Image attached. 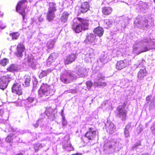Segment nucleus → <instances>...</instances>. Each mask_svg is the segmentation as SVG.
I'll use <instances>...</instances> for the list:
<instances>
[{
    "mask_svg": "<svg viewBox=\"0 0 155 155\" xmlns=\"http://www.w3.org/2000/svg\"><path fill=\"white\" fill-rule=\"evenodd\" d=\"M149 38H143L136 41L133 46V52L137 55L148 51L153 47V41Z\"/></svg>",
    "mask_w": 155,
    "mask_h": 155,
    "instance_id": "1",
    "label": "nucleus"
},
{
    "mask_svg": "<svg viewBox=\"0 0 155 155\" xmlns=\"http://www.w3.org/2000/svg\"><path fill=\"white\" fill-rule=\"evenodd\" d=\"M55 90L53 86H50L47 84H43L38 91V94L40 97L43 96L52 95L55 92Z\"/></svg>",
    "mask_w": 155,
    "mask_h": 155,
    "instance_id": "2",
    "label": "nucleus"
},
{
    "mask_svg": "<svg viewBox=\"0 0 155 155\" xmlns=\"http://www.w3.org/2000/svg\"><path fill=\"white\" fill-rule=\"evenodd\" d=\"M76 73L73 71H65L60 76L61 81L64 83H70L73 79L76 78Z\"/></svg>",
    "mask_w": 155,
    "mask_h": 155,
    "instance_id": "3",
    "label": "nucleus"
},
{
    "mask_svg": "<svg viewBox=\"0 0 155 155\" xmlns=\"http://www.w3.org/2000/svg\"><path fill=\"white\" fill-rule=\"evenodd\" d=\"M18 101L15 102L16 106L19 107L22 106V103L25 104L26 107H31L36 105L37 101L35 100L34 98L29 97L25 100L21 101V100L18 99Z\"/></svg>",
    "mask_w": 155,
    "mask_h": 155,
    "instance_id": "4",
    "label": "nucleus"
},
{
    "mask_svg": "<svg viewBox=\"0 0 155 155\" xmlns=\"http://www.w3.org/2000/svg\"><path fill=\"white\" fill-rule=\"evenodd\" d=\"M27 4V2L26 0H22L20 1L18 3L16 7V11L22 16L23 19L26 14L25 9Z\"/></svg>",
    "mask_w": 155,
    "mask_h": 155,
    "instance_id": "5",
    "label": "nucleus"
},
{
    "mask_svg": "<svg viewBox=\"0 0 155 155\" xmlns=\"http://www.w3.org/2000/svg\"><path fill=\"white\" fill-rule=\"evenodd\" d=\"M56 4L51 2L49 4V8L47 14V17L49 21L52 20L55 17V12L56 11Z\"/></svg>",
    "mask_w": 155,
    "mask_h": 155,
    "instance_id": "6",
    "label": "nucleus"
},
{
    "mask_svg": "<svg viewBox=\"0 0 155 155\" xmlns=\"http://www.w3.org/2000/svg\"><path fill=\"white\" fill-rule=\"evenodd\" d=\"M97 76L94 79V83L93 84L95 87L105 86L106 85V83L102 81L104 80V77L101 73L96 74Z\"/></svg>",
    "mask_w": 155,
    "mask_h": 155,
    "instance_id": "7",
    "label": "nucleus"
},
{
    "mask_svg": "<svg viewBox=\"0 0 155 155\" xmlns=\"http://www.w3.org/2000/svg\"><path fill=\"white\" fill-rule=\"evenodd\" d=\"M131 61L129 58H126L124 60L118 61L116 64V68L117 69L121 70L130 64Z\"/></svg>",
    "mask_w": 155,
    "mask_h": 155,
    "instance_id": "8",
    "label": "nucleus"
},
{
    "mask_svg": "<svg viewBox=\"0 0 155 155\" xmlns=\"http://www.w3.org/2000/svg\"><path fill=\"white\" fill-rule=\"evenodd\" d=\"M148 22L147 19H145L143 21H141L137 19L134 21V24H136V26L138 28L146 29L147 28H150V25L148 24Z\"/></svg>",
    "mask_w": 155,
    "mask_h": 155,
    "instance_id": "9",
    "label": "nucleus"
},
{
    "mask_svg": "<svg viewBox=\"0 0 155 155\" xmlns=\"http://www.w3.org/2000/svg\"><path fill=\"white\" fill-rule=\"evenodd\" d=\"M73 22V24L72 25L73 30L76 33H79L81 32L83 28L82 25L78 22V19H74Z\"/></svg>",
    "mask_w": 155,
    "mask_h": 155,
    "instance_id": "10",
    "label": "nucleus"
},
{
    "mask_svg": "<svg viewBox=\"0 0 155 155\" xmlns=\"http://www.w3.org/2000/svg\"><path fill=\"white\" fill-rule=\"evenodd\" d=\"M10 78L8 77L2 76L0 78V88L4 90L7 86Z\"/></svg>",
    "mask_w": 155,
    "mask_h": 155,
    "instance_id": "11",
    "label": "nucleus"
},
{
    "mask_svg": "<svg viewBox=\"0 0 155 155\" xmlns=\"http://www.w3.org/2000/svg\"><path fill=\"white\" fill-rule=\"evenodd\" d=\"M97 39L94 34H90L87 36L85 41L87 44L94 45L97 44Z\"/></svg>",
    "mask_w": 155,
    "mask_h": 155,
    "instance_id": "12",
    "label": "nucleus"
},
{
    "mask_svg": "<svg viewBox=\"0 0 155 155\" xmlns=\"http://www.w3.org/2000/svg\"><path fill=\"white\" fill-rule=\"evenodd\" d=\"M105 125L107 131L109 134H112L115 131V126L110 121L107 120L106 123H105Z\"/></svg>",
    "mask_w": 155,
    "mask_h": 155,
    "instance_id": "13",
    "label": "nucleus"
},
{
    "mask_svg": "<svg viewBox=\"0 0 155 155\" xmlns=\"http://www.w3.org/2000/svg\"><path fill=\"white\" fill-rule=\"evenodd\" d=\"M25 49V46L22 43H19L17 46V51L15 53L16 56L18 57H22L23 52Z\"/></svg>",
    "mask_w": 155,
    "mask_h": 155,
    "instance_id": "14",
    "label": "nucleus"
},
{
    "mask_svg": "<svg viewBox=\"0 0 155 155\" xmlns=\"http://www.w3.org/2000/svg\"><path fill=\"white\" fill-rule=\"evenodd\" d=\"M12 91L13 93H15L18 95H21L22 93L20 85L17 83H15L13 85Z\"/></svg>",
    "mask_w": 155,
    "mask_h": 155,
    "instance_id": "15",
    "label": "nucleus"
},
{
    "mask_svg": "<svg viewBox=\"0 0 155 155\" xmlns=\"http://www.w3.org/2000/svg\"><path fill=\"white\" fill-rule=\"evenodd\" d=\"M96 131L93 128H89L88 130L85 134V137L89 140H92L95 137Z\"/></svg>",
    "mask_w": 155,
    "mask_h": 155,
    "instance_id": "16",
    "label": "nucleus"
},
{
    "mask_svg": "<svg viewBox=\"0 0 155 155\" xmlns=\"http://www.w3.org/2000/svg\"><path fill=\"white\" fill-rule=\"evenodd\" d=\"M28 62L29 66L33 69H35L39 66V64L37 63V60L33 57L28 58Z\"/></svg>",
    "mask_w": 155,
    "mask_h": 155,
    "instance_id": "17",
    "label": "nucleus"
},
{
    "mask_svg": "<svg viewBox=\"0 0 155 155\" xmlns=\"http://www.w3.org/2000/svg\"><path fill=\"white\" fill-rule=\"evenodd\" d=\"M122 145L121 143L117 141L115 143H112V144L109 146V148L112 152H114L116 151H119L121 149Z\"/></svg>",
    "mask_w": 155,
    "mask_h": 155,
    "instance_id": "18",
    "label": "nucleus"
},
{
    "mask_svg": "<svg viewBox=\"0 0 155 155\" xmlns=\"http://www.w3.org/2000/svg\"><path fill=\"white\" fill-rule=\"evenodd\" d=\"M147 74V72L145 68L143 67L142 69H140L137 74L138 81L143 79Z\"/></svg>",
    "mask_w": 155,
    "mask_h": 155,
    "instance_id": "19",
    "label": "nucleus"
},
{
    "mask_svg": "<svg viewBox=\"0 0 155 155\" xmlns=\"http://www.w3.org/2000/svg\"><path fill=\"white\" fill-rule=\"evenodd\" d=\"M77 53L75 52V53L71 54L67 56L65 63L66 64L71 63L74 61L77 56Z\"/></svg>",
    "mask_w": 155,
    "mask_h": 155,
    "instance_id": "20",
    "label": "nucleus"
},
{
    "mask_svg": "<svg viewBox=\"0 0 155 155\" xmlns=\"http://www.w3.org/2000/svg\"><path fill=\"white\" fill-rule=\"evenodd\" d=\"M94 54L93 49L91 48L89 50V52L85 55V58L88 61L91 62L94 59Z\"/></svg>",
    "mask_w": 155,
    "mask_h": 155,
    "instance_id": "21",
    "label": "nucleus"
},
{
    "mask_svg": "<svg viewBox=\"0 0 155 155\" xmlns=\"http://www.w3.org/2000/svg\"><path fill=\"white\" fill-rule=\"evenodd\" d=\"M117 110L119 112V116L121 118L122 120H125L127 116L126 111L120 107H119L117 108Z\"/></svg>",
    "mask_w": 155,
    "mask_h": 155,
    "instance_id": "22",
    "label": "nucleus"
},
{
    "mask_svg": "<svg viewBox=\"0 0 155 155\" xmlns=\"http://www.w3.org/2000/svg\"><path fill=\"white\" fill-rule=\"evenodd\" d=\"M75 19H77L78 22L83 25V27L84 30L87 29V26L89 25V20L86 19H83L82 18L77 17Z\"/></svg>",
    "mask_w": 155,
    "mask_h": 155,
    "instance_id": "23",
    "label": "nucleus"
},
{
    "mask_svg": "<svg viewBox=\"0 0 155 155\" xmlns=\"http://www.w3.org/2000/svg\"><path fill=\"white\" fill-rule=\"evenodd\" d=\"M30 81V77L29 75H25L22 80L21 82L24 87H28L29 85Z\"/></svg>",
    "mask_w": 155,
    "mask_h": 155,
    "instance_id": "24",
    "label": "nucleus"
},
{
    "mask_svg": "<svg viewBox=\"0 0 155 155\" xmlns=\"http://www.w3.org/2000/svg\"><path fill=\"white\" fill-rule=\"evenodd\" d=\"M89 7V3L87 2H85L81 4L80 10L82 13H85L88 10Z\"/></svg>",
    "mask_w": 155,
    "mask_h": 155,
    "instance_id": "25",
    "label": "nucleus"
},
{
    "mask_svg": "<svg viewBox=\"0 0 155 155\" xmlns=\"http://www.w3.org/2000/svg\"><path fill=\"white\" fill-rule=\"evenodd\" d=\"M69 15V14L68 12H63L61 14L60 18L61 22L63 23L66 22L68 20Z\"/></svg>",
    "mask_w": 155,
    "mask_h": 155,
    "instance_id": "26",
    "label": "nucleus"
},
{
    "mask_svg": "<svg viewBox=\"0 0 155 155\" xmlns=\"http://www.w3.org/2000/svg\"><path fill=\"white\" fill-rule=\"evenodd\" d=\"M58 54L56 53H51L47 59V63L50 64L54 62L56 58L58 57Z\"/></svg>",
    "mask_w": 155,
    "mask_h": 155,
    "instance_id": "27",
    "label": "nucleus"
},
{
    "mask_svg": "<svg viewBox=\"0 0 155 155\" xmlns=\"http://www.w3.org/2000/svg\"><path fill=\"white\" fill-rule=\"evenodd\" d=\"M87 72L84 68H81L78 71V74L80 77H85L87 75Z\"/></svg>",
    "mask_w": 155,
    "mask_h": 155,
    "instance_id": "28",
    "label": "nucleus"
},
{
    "mask_svg": "<svg viewBox=\"0 0 155 155\" xmlns=\"http://www.w3.org/2000/svg\"><path fill=\"white\" fill-rule=\"evenodd\" d=\"M94 32L99 37H101L103 34L104 30L103 28L98 27L94 29Z\"/></svg>",
    "mask_w": 155,
    "mask_h": 155,
    "instance_id": "29",
    "label": "nucleus"
},
{
    "mask_svg": "<svg viewBox=\"0 0 155 155\" xmlns=\"http://www.w3.org/2000/svg\"><path fill=\"white\" fill-rule=\"evenodd\" d=\"M7 70L9 71L13 72L19 70L20 68L18 65L12 64L8 67Z\"/></svg>",
    "mask_w": 155,
    "mask_h": 155,
    "instance_id": "30",
    "label": "nucleus"
},
{
    "mask_svg": "<svg viewBox=\"0 0 155 155\" xmlns=\"http://www.w3.org/2000/svg\"><path fill=\"white\" fill-rule=\"evenodd\" d=\"M100 61L103 64L107 63L109 60L107 54L105 53L102 54L100 57Z\"/></svg>",
    "mask_w": 155,
    "mask_h": 155,
    "instance_id": "31",
    "label": "nucleus"
},
{
    "mask_svg": "<svg viewBox=\"0 0 155 155\" xmlns=\"http://www.w3.org/2000/svg\"><path fill=\"white\" fill-rule=\"evenodd\" d=\"M63 147L67 151H71L73 150V147H72L69 141H68L66 143H63Z\"/></svg>",
    "mask_w": 155,
    "mask_h": 155,
    "instance_id": "32",
    "label": "nucleus"
},
{
    "mask_svg": "<svg viewBox=\"0 0 155 155\" xmlns=\"http://www.w3.org/2000/svg\"><path fill=\"white\" fill-rule=\"evenodd\" d=\"M112 10L111 8L105 7L102 9V12L104 15H108L112 12Z\"/></svg>",
    "mask_w": 155,
    "mask_h": 155,
    "instance_id": "33",
    "label": "nucleus"
},
{
    "mask_svg": "<svg viewBox=\"0 0 155 155\" xmlns=\"http://www.w3.org/2000/svg\"><path fill=\"white\" fill-rule=\"evenodd\" d=\"M105 28H108L111 27L113 24V20L111 19H108L104 21Z\"/></svg>",
    "mask_w": 155,
    "mask_h": 155,
    "instance_id": "34",
    "label": "nucleus"
},
{
    "mask_svg": "<svg viewBox=\"0 0 155 155\" xmlns=\"http://www.w3.org/2000/svg\"><path fill=\"white\" fill-rule=\"evenodd\" d=\"M55 41L54 40H49L48 41L47 47L48 49H51L54 47Z\"/></svg>",
    "mask_w": 155,
    "mask_h": 155,
    "instance_id": "35",
    "label": "nucleus"
},
{
    "mask_svg": "<svg viewBox=\"0 0 155 155\" xmlns=\"http://www.w3.org/2000/svg\"><path fill=\"white\" fill-rule=\"evenodd\" d=\"M52 110L51 108H48L46 109L45 113L49 118H51V117H52V119H53V117H54V115L52 113Z\"/></svg>",
    "mask_w": 155,
    "mask_h": 155,
    "instance_id": "36",
    "label": "nucleus"
},
{
    "mask_svg": "<svg viewBox=\"0 0 155 155\" xmlns=\"http://www.w3.org/2000/svg\"><path fill=\"white\" fill-rule=\"evenodd\" d=\"M51 71V70H48L46 71H42L40 73L39 75V78H41L46 76L47 74L50 73Z\"/></svg>",
    "mask_w": 155,
    "mask_h": 155,
    "instance_id": "37",
    "label": "nucleus"
},
{
    "mask_svg": "<svg viewBox=\"0 0 155 155\" xmlns=\"http://www.w3.org/2000/svg\"><path fill=\"white\" fill-rule=\"evenodd\" d=\"M20 35V33L18 32H13L10 33L9 35L12 37L13 40H15L17 39Z\"/></svg>",
    "mask_w": 155,
    "mask_h": 155,
    "instance_id": "38",
    "label": "nucleus"
},
{
    "mask_svg": "<svg viewBox=\"0 0 155 155\" xmlns=\"http://www.w3.org/2000/svg\"><path fill=\"white\" fill-rule=\"evenodd\" d=\"M63 112V110H61V115L62 117V124L63 127L66 126L67 124V122L66 120L65 119V117L64 115L62 113Z\"/></svg>",
    "mask_w": 155,
    "mask_h": 155,
    "instance_id": "39",
    "label": "nucleus"
},
{
    "mask_svg": "<svg viewBox=\"0 0 155 155\" xmlns=\"http://www.w3.org/2000/svg\"><path fill=\"white\" fill-rule=\"evenodd\" d=\"M130 128V126L129 125L126 126L124 130V134L125 137H127L129 136V129Z\"/></svg>",
    "mask_w": 155,
    "mask_h": 155,
    "instance_id": "40",
    "label": "nucleus"
},
{
    "mask_svg": "<svg viewBox=\"0 0 155 155\" xmlns=\"http://www.w3.org/2000/svg\"><path fill=\"white\" fill-rule=\"evenodd\" d=\"M73 46L72 43L70 42L67 43L64 45L63 47V48H65L66 50L68 51H70V49L71 48V46Z\"/></svg>",
    "mask_w": 155,
    "mask_h": 155,
    "instance_id": "41",
    "label": "nucleus"
},
{
    "mask_svg": "<svg viewBox=\"0 0 155 155\" xmlns=\"http://www.w3.org/2000/svg\"><path fill=\"white\" fill-rule=\"evenodd\" d=\"M13 135L14 134H11L8 135L6 139V142L8 143L11 142L12 140Z\"/></svg>",
    "mask_w": 155,
    "mask_h": 155,
    "instance_id": "42",
    "label": "nucleus"
},
{
    "mask_svg": "<svg viewBox=\"0 0 155 155\" xmlns=\"http://www.w3.org/2000/svg\"><path fill=\"white\" fill-rule=\"evenodd\" d=\"M8 63V60L7 58H4L1 60L0 61L1 64L3 66H5Z\"/></svg>",
    "mask_w": 155,
    "mask_h": 155,
    "instance_id": "43",
    "label": "nucleus"
},
{
    "mask_svg": "<svg viewBox=\"0 0 155 155\" xmlns=\"http://www.w3.org/2000/svg\"><path fill=\"white\" fill-rule=\"evenodd\" d=\"M42 147L41 144L39 143L35 144L34 146V148L35 152L37 151L38 150Z\"/></svg>",
    "mask_w": 155,
    "mask_h": 155,
    "instance_id": "44",
    "label": "nucleus"
},
{
    "mask_svg": "<svg viewBox=\"0 0 155 155\" xmlns=\"http://www.w3.org/2000/svg\"><path fill=\"white\" fill-rule=\"evenodd\" d=\"M144 62V61L143 60L140 61L138 62V64L136 65V68H137L138 67H140L141 66H143V63Z\"/></svg>",
    "mask_w": 155,
    "mask_h": 155,
    "instance_id": "45",
    "label": "nucleus"
},
{
    "mask_svg": "<svg viewBox=\"0 0 155 155\" xmlns=\"http://www.w3.org/2000/svg\"><path fill=\"white\" fill-rule=\"evenodd\" d=\"M86 84L87 88L88 89H89L91 88L93 85V83L91 82V81H87L86 82Z\"/></svg>",
    "mask_w": 155,
    "mask_h": 155,
    "instance_id": "46",
    "label": "nucleus"
},
{
    "mask_svg": "<svg viewBox=\"0 0 155 155\" xmlns=\"http://www.w3.org/2000/svg\"><path fill=\"white\" fill-rule=\"evenodd\" d=\"M122 81L124 83V85L127 87L130 84V81L128 80H122Z\"/></svg>",
    "mask_w": 155,
    "mask_h": 155,
    "instance_id": "47",
    "label": "nucleus"
},
{
    "mask_svg": "<svg viewBox=\"0 0 155 155\" xmlns=\"http://www.w3.org/2000/svg\"><path fill=\"white\" fill-rule=\"evenodd\" d=\"M42 120H43L41 119H39L37 121V123L33 125L35 127H37L38 126L39 124L40 123H41Z\"/></svg>",
    "mask_w": 155,
    "mask_h": 155,
    "instance_id": "48",
    "label": "nucleus"
},
{
    "mask_svg": "<svg viewBox=\"0 0 155 155\" xmlns=\"http://www.w3.org/2000/svg\"><path fill=\"white\" fill-rule=\"evenodd\" d=\"M6 27V25L2 21L0 22V29H4Z\"/></svg>",
    "mask_w": 155,
    "mask_h": 155,
    "instance_id": "49",
    "label": "nucleus"
},
{
    "mask_svg": "<svg viewBox=\"0 0 155 155\" xmlns=\"http://www.w3.org/2000/svg\"><path fill=\"white\" fill-rule=\"evenodd\" d=\"M154 103H151L150 104V108L151 109H152L153 108H155V105H154Z\"/></svg>",
    "mask_w": 155,
    "mask_h": 155,
    "instance_id": "50",
    "label": "nucleus"
},
{
    "mask_svg": "<svg viewBox=\"0 0 155 155\" xmlns=\"http://www.w3.org/2000/svg\"><path fill=\"white\" fill-rule=\"evenodd\" d=\"M153 133L155 135V127L154 126H152L151 128Z\"/></svg>",
    "mask_w": 155,
    "mask_h": 155,
    "instance_id": "51",
    "label": "nucleus"
},
{
    "mask_svg": "<svg viewBox=\"0 0 155 155\" xmlns=\"http://www.w3.org/2000/svg\"><path fill=\"white\" fill-rule=\"evenodd\" d=\"M142 6L143 8L144 9L147 8V5L145 3H143L142 5Z\"/></svg>",
    "mask_w": 155,
    "mask_h": 155,
    "instance_id": "52",
    "label": "nucleus"
},
{
    "mask_svg": "<svg viewBox=\"0 0 155 155\" xmlns=\"http://www.w3.org/2000/svg\"><path fill=\"white\" fill-rule=\"evenodd\" d=\"M140 142L138 143H136L135 144V145L134 146V147H136L137 146H140Z\"/></svg>",
    "mask_w": 155,
    "mask_h": 155,
    "instance_id": "53",
    "label": "nucleus"
},
{
    "mask_svg": "<svg viewBox=\"0 0 155 155\" xmlns=\"http://www.w3.org/2000/svg\"><path fill=\"white\" fill-rule=\"evenodd\" d=\"M37 87V84H33V90H34V89L35 88Z\"/></svg>",
    "mask_w": 155,
    "mask_h": 155,
    "instance_id": "54",
    "label": "nucleus"
},
{
    "mask_svg": "<svg viewBox=\"0 0 155 155\" xmlns=\"http://www.w3.org/2000/svg\"><path fill=\"white\" fill-rule=\"evenodd\" d=\"M146 99V101H149L150 100V96H148V97H147Z\"/></svg>",
    "mask_w": 155,
    "mask_h": 155,
    "instance_id": "55",
    "label": "nucleus"
},
{
    "mask_svg": "<svg viewBox=\"0 0 155 155\" xmlns=\"http://www.w3.org/2000/svg\"><path fill=\"white\" fill-rule=\"evenodd\" d=\"M72 155H81L80 153H76L75 154H73Z\"/></svg>",
    "mask_w": 155,
    "mask_h": 155,
    "instance_id": "56",
    "label": "nucleus"
},
{
    "mask_svg": "<svg viewBox=\"0 0 155 155\" xmlns=\"http://www.w3.org/2000/svg\"><path fill=\"white\" fill-rule=\"evenodd\" d=\"M16 155H23V154L22 153H20L17 154Z\"/></svg>",
    "mask_w": 155,
    "mask_h": 155,
    "instance_id": "57",
    "label": "nucleus"
},
{
    "mask_svg": "<svg viewBox=\"0 0 155 155\" xmlns=\"http://www.w3.org/2000/svg\"><path fill=\"white\" fill-rule=\"evenodd\" d=\"M12 131H14V130H13L12 128Z\"/></svg>",
    "mask_w": 155,
    "mask_h": 155,
    "instance_id": "58",
    "label": "nucleus"
},
{
    "mask_svg": "<svg viewBox=\"0 0 155 155\" xmlns=\"http://www.w3.org/2000/svg\"><path fill=\"white\" fill-rule=\"evenodd\" d=\"M153 0L154 2L155 3V0Z\"/></svg>",
    "mask_w": 155,
    "mask_h": 155,
    "instance_id": "59",
    "label": "nucleus"
},
{
    "mask_svg": "<svg viewBox=\"0 0 155 155\" xmlns=\"http://www.w3.org/2000/svg\"><path fill=\"white\" fill-rule=\"evenodd\" d=\"M154 143H155V140L154 141Z\"/></svg>",
    "mask_w": 155,
    "mask_h": 155,
    "instance_id": "60",
    "label": "nucleus"
},
{
    "mask_svg": "<svg viewBox=\"0 0 155 155\" xmlns=\"http://www.w3.org/2000/svg\"><path fill=\"white\" fill-rule=\"evenodd\" d=\"M64 48H63V50H64Z\"/></svg>",
    "mask_w": 155,
    "mask_h": 155,
    "instance_id": "61",
    "label": "nucleus"
},
{
    "mask_svg": "<svg viewBox=\"0 0 155 155\" xmlns=\"http://www.w3.org/2000/svg\"><path fill=\"white\" fill-rule=\"evenodd\" d=\"M142 155H144L143 154ZM144 155H146L145 154H144Z\"/></svg>",
    "mask_w": 155,
    "mask_h": 155,
    "instance_id": "62",
    "label": "nucleus"
}]
</instances>
